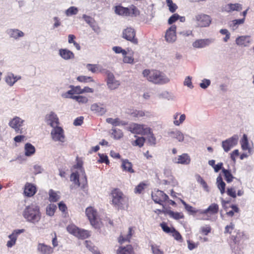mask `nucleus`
<instances>
[{
    "label": "nucleus",
    "instance_id": "7",
    "mask_svg": "<svg viewBox=\"0 0 254 254\" xmlns=\"http://www.w3.org/2000/svg\"><path fill=\"white\" fill-rule=\"evenodd\" d=\"M52 140L55 142L63 143L65 141V136L63 129L60 127H56L51 131Z\"/></svg>",
    "mask_w": 254,
    "mask_h": 254
},
{
    "label": "nucleus",
    "instance_id": "40",
    "mask_svg": "<svg viewBox=\"0 0 254 254\" xmlns=\"http://www.w3.org/2000/svg\"><path fill=\"white\" fill-rule=\"evenodd\" d=\"M242 148L244 150H250V148L249 146V141L246 134H244L243 138L241 141Z\"/></svg>",
    "mask_w": 254,
    "mask_h": 254
},
{
    "label": "nucleus",
    "instance_id": "36",
    "mask_svg": "<svg viewBox=\"0 0 254 254\" xmlns=\"http://www.w3.org/2000/svg\"><path fill=\"white\" fill-rule=\"evenodd\" d=\"M90 236L89 232L87 230L78 228L75 237L81 239H85Z\"/></svg>",
    "mask_w": 254,
    "mask_h": 254
},
{
    "label": "nucleus",
    "instance_id": "14",
    "mask_svg": "<svg viewBox=\"0 0 254 254\" xmlns=\"http://www.w3.org/2000/svg\"><path fill=\"white\" fill-rule=\"evenodd\" d=\"M135 32L131 27H127L123 31V37L131 43L137 44V39L135 38Z\"/></svg>",
    "mask_w": 254,
    "mask_h": 254
},
{
    "label": "nucleus",
    "instance_id": "42",
    "mask_svg": "<svg viewBox=\"0 0 254 254\" xmlns=\"http://www.w3.org/2000/svg\"><path fill=\"white\" fill-rule=\"evenodd\" d=\"M111 131H112L111 132V134L113 136L114 138L115 139H120L123 136V132H122V130L120 129H117L113 128L111 129Z\"/></svg>",
    "mask_w": 254,
    "mask_h": 254
},
{
    "label": "nucleus",
    "instance_id": "54",
    "mask_svg": "<svg viewBox=\"0 0 254 254\" xmlns=\"http://www.w3.org/2000/svg\"><path fill=\"white\" fill-rule=\"evenodd\" d=\"M210 83L211 82L209 79H203L199 85L202 89H206L210 85Z\"/></svg>",
    "mask_w": 254,
    "mask_h": 254
},
{
    "label": "nucleus",
    "instance_id": "28",
    "mask_svg": "<svg viewBox=\"0 0 254 254\" xmlns=\"http://www.w3.org/2000/svg\"><path fill=\"white\" fill-rule=\"evenodd\" d=\"M121 167L124 171L133 173L134 171L132 169V164L127 159L123 160Z\"/></svg>",
    "mask_w": 254,
    "mask_h": 254
},
{
    "label": "nucleus",
    "instance_id": "58",
    "mask_svg": "<svg viewBox=\"0 0 254 254\" xmlns=\"http://www.w3.org/2000/svg\"><path fill=\"white\" fill-rule=\"evenodd\" d=\"M145 138L143 137H138L135 141L134 143L136 146L142 147L144 143Z\"/></svg>",
    "mask_w": 254,
    "mask_h": 254
},
{
    "label": "nucleus",
    "instance_id": "25",
    "mask_svg": "<svg viewBox=\"0 0 254 254\" xmlns=\"http://www.w3.org/2000/svg\"><path fill=\"white\" fill-rule=\"evenodd\" d=\"M36 192V188L34 185L28 183L25 184L24 193L26 196H32L35 194Z\"/></svg>",
    "mask_w": 254,
    "mask_h": 254
},
{
    "label": "nucleus",
    "instance_id": "52",
    "mask_svg": "<svg viewBox=\"0 0 254 254\" xmlns=\"http://www.w3.org/2000/svg\"><path fill=\"white\" fill-rule=\"evenodd\" d=\"M77 79L79 82H93L94 80L91 77L87 76H79L77 77Z\"/></svg>",
    "mask_w": 254,
    "mask_h": 254
},
{
    "label": "nucleus",
    "instance_id": "53",
    "mask_svg": "<svg viewBox=\"0 0 254 254\" xmlns=\"http://www.w3.org/2000/svg\"><path fill=\"white\" fill-rule=\"evenodd\" d=\"M168 214L170 216L177 220L183 218V215L179 212H174L172 211H170Z\"/></svg>",
    "mask_w": 254,
    "mask_h": 254
},
{
    "label": "nucleus",
    "instance_id": "57",
    "mask_svg": "<svg viewBox=\"0 0 254 254\" xmlns=\"http://www.w3.org/2000/svg\"><path fill=\"white\" fill-rule=\"evenodd\" d=\"M112 49H113V51H114L116 53H117V54L122 53L123 54V55H124V56L126 55L127 54V52L125 50H123L120 47H117V46L113 47Z\"/></svg>",
    "mask_w": 254,
    "mask_h": 254
},
{
    "label": "nucleus",
    "instance_id": "2",
    "mask_svg": "<svg viewBox=\"0 0 254 254\" xmlns=\"http://www.w3.org/2000/svg\"><path fill=\"white\" fill-rule=\"evenodd\" d=\"M142 74L149 82L156 84H164L170 81L169 78L159 70L145 69L143 71Z\"/></svg>",
    "mask_w": 254,
    "mask_h": 254
},
{
    "label": "nucleus",
    "instance_id": "16",
    "mask_svg": "<svg viewBox=\"0 0 254 254\" xmlns=\"http://www.w3.org/2000/svg\"><path fill=\"white\" fill-rule=\"evenodd\" d=\"M25 229H16L14 230L13 232L8 236L10 239L7 242L6 246L8 248H11L16 244L18 235L25 232Z\"/></svg>",
    "mask_w": 254,
    "mask_h": 254
},
{
    "label": "nucleus",
    "instance_id": "32",
    "mask_svg": "<svg viewBox=\"0 0 254 254\" xmlns=\"http://www.w3.org/2000/svg\"><path fill=\"white\" fill-rule=\"evenodd\" d=\"M91 110L100 115H104L106 112V108L102 106H100L97 103L93 104L91 106Z\"/></svg>",
    "mask_w": 254,
    "mask_h": 254
},
{
    "label": "nucleus",
    "instance_id": "12",
    "mask_svg": "<svg viewBox=\"0 0 254 254\" xmlns=\"http://www.w3.org/2000/svg\"><path fill=\"white\" fill-rule=\"evenodd\" d=\"M215 41V39L212 38L206 39H199L196 40L192 43V46L196 49H202L208 47Z\"/></svg>",
    "mask_w": 254,
    "mask_h": 254
},
{
    "label": "nucleus",
    "instance_id": "19",
    "mask_svg": "<svg viewBox=\"0 0 254 254\" xmlns=\"http://www.w3.org/2000/svg\"><path fill=\"white\" fill-rule=\"evenodd\" d=\"M37 251L39 254H53L54 248L44 243H39L37 246Z\"/></svg>",
    "mask_w": 254,
    "mask_h": 254
},
{
    "label": "nucleus",
    "instance_id": "10",
    "mask_svg": "<svg viewBox=\"0 0 254 254\" xmlns=\"http://www.w3.org/2000/svg\"><path fill=\"white\" fill-rule=\"evenodd\" d=\"M194 20L197 26L205 27L208 26L211 22L210 16L204 14H200L195 16Z\"/></svg>",
    "mask_w": 254,
    "mask_h": 254
},
{
    "label": "nucleus",
    "instance_id": "18",
    "mask_svg": "<svg viewBox=\"0 0 254 254\" xmlns=\"http://www.w3.org/2000/svg\"><path fill=\"white\" fill-rule=\"evenodd\" d=\"M152 198L156 203L161 204L162 201L167 200L169 197L163 191L157 190L151 194Z\"/></svg>",
    "mask_w": 254,
    "mask_h": 254
},
{
    "label": "nucleus",
    "instance_id": "24",
    "mask_svg": "<svg viewBox=\"0 0 254 254\" xmlns=\"http://www.w3.org/2000/svg\"><path fill=\"white\" fill-rule=\"evenodd\" d=\"M173 161L174 162L178 164L188 165L190 164V159L187 154L184 153L179 156L178 158H175L173 160Z\"/></svg>",
    "mask_w": 254,
    "mask_h": 254
},
{
    "label": "nucleus",
    "instance_id": "22",
    "mask_svg": "<svg viewBox=\"0 0 254 254\" xmlns=\"http://www.w3.org/2000/svg\"><path fill=\"white\" fill-rule=\"evenodd\" d=\"M59 54L62 59L66 61L74 58L73 52L67 49H60L59 51Z\"/></svg>",
    "mask_w": 254,
    "mask_h": 254
},
{
    "label": "nucleus",
    "instance_id": "30",
    "mask_svg": "<svg viewBox=\"0 0 254 254\" xmlns=\"http://www.w3.org/2000/svg\"><path fill=\"white\" fill-rule=\"evenodd\" d=\"M130 115L131 117L136 118H140L143 117H150L151 114L148 111H143L141 110H135L131 113Z\"/></svg>",
    "mask_w": 254,
    "mask_h": 254
},
{
    "label": "nucleus",
    "instance_id": "47",
    "mask_svg": "<svg viewBox=\"0 0 254 254\" xmlns=\"http://www.w3.org/2000/svg\"><path fill=\"white\" fill-rule=\"evenodd\" d=\"M78 228L73 224L69 225L66 227L67 231L70 233L75 236Z\"/></svg>",
    "mask_w": 254,
    "mask_h": 254
},
{
    "label": "nucleus",
    "instance_id": "29",
    "mask_svg": "<svg viewBox=\"0 0 254 254\" xmlns=\"http://www.w3.org/2000/svg\"><path fill=\"white\" fill-rule=\"evenodd\" d=\"M117 254H134L133 248L131 245L126 247H120L117 250Z\"/></svg>",
    "mask_w": 254,
    "mask_h": 254
},
{
    "label": "nucleus",
    "instance_id": "31",
    "mask_svg": "<svg viewBox=\"0 0 254 254\" xmlns=\"http://www.w3.org/2000/svg\"><path fill=\"white\" fill-rule=\"evenodd\" d=\"M132 236V228L129 227L127 235L121 234L119 238V242L122 244L125 242H129Z\"/></svg>",
    "mask_w": 254,
    "mask_h": 254
},
{
    "label": "nucleus",
    "instance_id": "55",
    "mask_svg": "<svg viewBox=\"0 0 254 254\" xmlns=\"http://www.w3.org/2000/svg\"><path fill=\"white\" fill-rule=\"evenodd\" d=\"M160 226H161L162 230H163V231H164L165 232H166L167 233H172L173 228H170L169 227H168L167 226V225L165 223L163 222L162 223H161Z\"/></svg>",
    "mask_w": 254,
    "mask_h": 254
},
{
    "label": "nucleus",
    "instance_id": "61",
    "mask_svg": "<svg viewBox=\"0 0 254 254\" xmlns=\"http://www.w3.org/2000/svg\"><path fill=\"white\" fill-rule=\"evenodd\" d=\"M151 250L153 254H164L163 252L161 251L158 246L156 245L151 246Z\"/></svg>",
    "mask_w": 254,
    "mask_h": 254
},
{
    "label": "nucleus",
    "instance_id": "37",
    "mask_svg": "<svg viewBox=\"0 0 254 254\" xmlns=\"http://www.w3.org/2000/svg\"><path fill=\"white\" fill-rule=\"evenodd\" d=\"M25 154L27 156H30L35 152V148L33 145L29 143H27L25 145Z\"/></svg>",
    "mask_w": 254,
    "mask_h": 254
},
{
    "label": "nucleus",
    "instance_id": "13",
    "mask_svg": "<svg viewBox=\"0 0 254 254\" xmlns=\"http://www.w3.org/2000/svg\"><path fill=\"white\" fill-rule=\"evenodd\" d=\"M239 139L238 135H234L231 137L223 141L222 143V146L225 152H228L231 148L235 146Z\"/></svg>",
    "mask_w": 254,
    "mask_h": 254
},
{
    "label": "nucleus",
    "instance_id": "9",
    "mask_svg": "<svg viewBox=\"0 0 254 254\" xmlns=\"http://www.w3.org/2000/svg\"><path fill=\"white\" fill-rule=\"evenodd\" d=\"M86 214L92 226L95 228L99 227L97 212L92 207H89L86 209Z\"/></svg>",
    "mask_w": 254,
    "mask_h": 254
},
{
    "label": "nucleus",
    "instance_id": "3",
    "mask_svg": "<svg viewBox=\"0 0 254 254\" xmlns=\"http://www.w3.org/2000/svg\"><path fill=\"white\" fill-rule=\"evenodd\" d=\"M111 195L112 203L118 209H124L127 207L128 198L119 189H114Z\"/></svg>",
    "mask_w": 254,
    "mask_h": 254
},
{
    "label": "nucleus",
    "instance_id": "15",
    "mask_svg": "<svg viewBox=\"0 0 254 254\" xmlns=\"http://www.w3.org/2000/svg\"><path fill=\"white\" fill-rule=\"evenodd\" d=\"M165 40L169 43H173L177 39L176 26L175 25H172L168 29L165 34Z\"/></svg>",
    "mask_w": 254,
    "mask_h": 254
},
{
    "label": "nucleus",
    "instance_id": "11",
    "mask_svg": "<svg viewBox=\"0 0 254 254\" xmlns=\"http://www.w3.org/2000/svg\"><path fill=\"white\" fill-rule=\"evenodd\" d=\"M167 133L170 137L181 142L184 141L186 143H188L189 140L187 139H185V137H190L189 135H185L181 131L178 129L169 130Z\"/></svg>",
    "mask_w": 254,
    "mask_h": 254
},
{
    "label": "nucleus",
    "instance_id": "39",
    "mask_svg": "<svg viewBox=\"0 0 254 254\" xmlns=\"http://www.w3.org/2000/svg\"><path fill=\"white\" fill-rule=\"evenodd\" d=\"M222 173L224 175L225 179L227 183H231L233 181L234 177L233 176L229 170L225 169H222Z\"/></svg>",
    "mask_w": 254,
    "mask_h": 254
},
{
    "label": "nucleus",
    "instance_id": "4",
    "mask_svg": "<svg viewBox=\"0 0 254 254\" xmlns=\"http://www.w3.org/2000/svg\"><path fill=\"white\" fill-rule=\"evenodd\" d=\"M115 12L119 15L129 16H136L139 14L138 9L133 5H131L129 7L117 6L116 7Z\"/></svg>",
    "mask_w": 254,
    "mask_h": 254
},
{
    "label": "nucleus",
    "instance_id": "59",
    "mask_svg": "<svg viewBox=\"0 0 254 254\" xmlns=\"http://www.w3.org/2000/svg\"><path fill=\"white\" fill-rule=\"evenodd\" d=\"M86 68L89 71L93 73H95L98 70V66L96 64H87Z\"/></svg>",
    "mask_w": 254,
    "mask_h": 254
},
{
    "label": "nucleus",
    "instance_id": "20",
    "mask_svg": "<svg viewBox=\"0 0 254 254\" xmlns=\"http://www.w3.org/2000/svg\"><path fill=\"white\" fill-rule=\"evenodd\" d=\"M242 9V5L236 3H227L222 6V10L228 13H231L234 11H240Z\"/></svg>",
    "mask_w": 254,
    "mask_h": 254
},
{
    "label": "nucleus",
    "instance_id": "50",
    "mask_svg": "<svg viewBox=\"0 0 254 254\" xmlns=\"http://www.w3.org/2000/svg\"><path fill=\"white\" fill-rule=\"evenodd\" d=\"M167 6L169 7V9L171 12H174L177 8V5L173 2L172 0H166Z\"/></svg>",
    "mask_w": 254,
    "mask_h": 254
},
{
    "label": "nucleus",
    "instance_id": "64",
    "mask_svg": "<svg viewBox=\"0 0 254 254\" xmlns=\"http://www.w3.org/2000/svg\"><path fill=\"white\" fill-rule=\"evenodd\" d=\"M180 17V16L178 14H174L173 15H172L168 19V23L169 24H172L174 22H175L176 21H177L179 18Z\"/></svg>",
    "mask_w": 254,
    "mask_h": 254
},
{
    "label": "nucleus",
    "instance_id": "33",
    "mask_svg": "<svg viewBox=\"0 0 254 254\" xmlns=\"http://www.w3.org/2000/svg\"><path fill=\"white\" fill-rule=\"evenodd\" d=\"M107 123L111 124L114 126H125L127 124L125 121L120 120L119 118L113 119V118H107L106 119Z\"/></svg>",
    "mask_w": 254,
    "mask_h": 254
},
{
    "label": "nucleus",
    "instance_id": "5",
    "mask_svg": "<svg viewBox=\"0 0 254 254\" xmlns=\"http://www.w3.org/2000/svg\"><path fill=\"white\" fill-rule=\"evenodd\" d=\"M24 123V120L19 117L15 116L9 120L8 124L15 131L16 133L22 134L23 133L22 127Z\"/></svg>",
    "mask_w": 254,
    "mask_h": 254
},
{
    "label": "nucleus",
    "instance_id": "45",
    "mask_svg": "<svg viewBox=\"0 0 254 254\" xmlns=\"http://www.w3.org/2000/svg\"><path fill=\"white\" fill-rule=\"evenodd\" d=\"M71 98L75 100L79 103L81 104L86 103L88 101V99L86 97L80 95L74 96L73 97H71Z\"/></svg>",
    "mask_w": 254,
    "mask_h": 254
},
{
    "label": "nucleus",
    "instance_id": "44",
    "mask_svg": "<svg viewBox=\"0 0 254 254\" xmlns=\"http://www.w3.org/2000/svg\"><path fill=\"white\" fill-rule=\"evenodd\" d=\"M81 176L80 177V185L82 188H84L85 186L87 185V177L85 175V171L83 169H81Z\"/></svg>",
    "mask_w": 254,
    "mask_h": 254
},
{
    "label": "nucleus",
    "instance_id": "46",
    "mask_svg": "<svg viewBox=\"0 0 254 254\" xmlns=\"http://www.w3.org/2000/svg\"><path fill=\"white\" fill-rule=\"evenodd\" d=\"M78 173H72L70 175V181L73 182L75 184L78 186H80V183L79 180Z\"/></svg>",
    "mask_w": 254,
    "mask_h": 254
},
{
    "label": "nucleus",
    "instance_id": "41",
    "mask_svg": "<svg viewBox=\"0 0 254 254\" xmlns=\"http://www.w3.org/2000/svg\"><path fill=\"white\" fill-rule=\"evenodd\" d=\"M56 209L57 206L55 204H49L46 207V214L50 216H53Z\"/></svg>",
    "mask_w": 254,
    "mask_h": 254
},
{
    "label": "nucleus",
    "instance_id": "8",
    "mask_svg": "<svg viewBox=\"0 0 254 254\" xmlns=\"http://www.w3.org/2000/svg\"><path fill=\"white\" fill-rule=\"evenodd\" d=\"M128 130L133 133L147 135L150 132V128L145 125L134 123L129 126Z\"/></svg>",
    "mask_w": 254,
    "mask_h": 254
},
{
    "label": "nucleus",
    "instance_id": "60",
    "mask_svg": "<svg viewBox=\"0 0 254 254\" xmlns=\"http://www.w3.org/2000/svg\"><path fill=\"white\" fill-rule=\"evenodd\" d=\"M197 182L200 184L202 187L206 190L208 191V186L205 181L200 176H198Z\"/></svg>",
    "mask_w": 254,
    "mask_h": 254
},
{
    "label": "nucleus",
    "instance_id": "51",
    "mask_svg": "<svg viewBox=\"0 0 254 254\" xmlns=\"http://www.w3.org/2000/svg\"><path fill=\"white\" fill-rule=\"evenodd\" d=\"M147 140L149 144L151 145L156 144V138L154 136L153 132L150 130V132L148 133Z\"/></svg>",
    "mask_w": 254,
    "mask_h": 254
},
{
    "label": "nucleus",
    "instance_id": "48",
    "mask_svg": "<svg viewBox=\"0 0 254 254\" xmlns=\"http://www.w3.org/2000/svg\"><path fill=\"white\" fill-rule=\"evenodd\" d=\"M180 118L179 120L173 121V124L176 126H180L182 125L186 119V116L185 114H181L180 113Z\"/></svg>",
    "mask_w": 254,
    "mask_h": 254
},
{
    "label": "nucleus",
    "instance_id": "43",
    "mask_svg": "<svg viewBox=\"0 0 254 254\" xmlns=\"http://www.w3.org/2000/svg\"><path fill=\"white\" fill-rule=\"evenodd\" d=\"M49 200L52 202H56L59 200L60 196L52 190L49 191Z\"/></svg>",
    "mask_w": 254,
    "mask_h": 254
},
{
    "label": "nucleus",
    "instance_id": "23",
    "mask_svg": "<svg viewBox=\"0 0 254 254\" xmlns=\"http://www.w3.org/2000/svg\"><path fill=\"white\" fill-rule=\"evenodd\" d=\"M6 33L10 38H12L15 40L24 36V33L18 29H8L6 31Z\"/></svg>",
    "mask_w": 254,
    "mask_h": 254
},
{
    "label": "nucleus",
    "instance_id": "27",
    "mask_svg": "<svg viewBox=\"0 0 254 254\" xmlns=\"http://www.w3.org/2000/svg\"><path fill=\"white\" fill-rule=\"evenodd\" d=\"M219 206L216 203L211 204L207 209L200 210V214H206L209 213L211 214H216L218 212Z\"/></svg>",
    "mask_w": 254,
    "mask_h": 254
},
{
    "label": "nucleus",
    "instance_id": "35",
    "mask_svg": "<svg viewBox=\"0 0 254 254\" xmlns=\"http://www.w3.org/2000/svg\"><path fill=\"white\" fill-rule=\"evenodd\" d=\"M160 98H163L167 99L168 100H175L176 97L175 95L167 91H164L158 95Z\"/></svg>",
    "mask_w": 254,
    "mask_h": 254
},
{
    "label": "nucleus",
    "instance_id": "34",
    "mask_svg": "<svg viewBox=\"0 0 254 254\" xmlns=\"http://www.w3.org/2000/svg\"><path fill=\"white\" fill-rule=\"evenodd\" d=\"M216 184L218 189L222 194L225 192V182L223 181L221 175H219L216 179Z\"/></svg>",
    "mask_w": 254,
    "mask_h": 254
},
{
    "label": "nucleus",
    "instance_id": "6",
    "mask_svg": "<svg viewBox=\"0 0 254 254\" xmlns=\"http://www.w3.org/2000/svg\"><path fill=\"white\" fill-rule=\"evenodd\" d=\"M105 73L107 77L106 83L108 88L110 90L118 89L121 85L120 81L117 80L114 74L109 70H106Z\"/></svg>",
    "mask_w": 254,
    "mask_h": 254
},
{
    "label": "nucleus",
    "instance_id": "62",
    "mask_svg": "<svg viewBox=\"0 0 254 254\" xmlns=\"http://www.w3.org/2000/svg\"><path fill=\"white\" fill-rule=\"evenodd\" d=\"M184 84L190 88H192L193 87L191 82V78L189 76L185 78Z\"/></svg>",
    "mask_w": 254,
    "mask_h": 254
},
{
    "label": "nucleus",
    "instance_id": "26",
    "mask_svg": "<svg viewBox=\"0 0 254 254\" xmlns=\"http://www.w3.org/2000/svg\"><path fill=\"white\" fill-rule=\"evenodd\" d=\"M21 78L20 76H14L12 73H8L5 77V82L10 86H12L19 79Z\"/></svg>",
    "mask_w": 254,
    "mask_h": 254
},
{
    "label": "nucleus",
    "instance_id": "38",
    "mask_svg": "<svg viewBox=\"0 0 254 254\" xmlns=\"http://www.w3.org/2000/svg\"><path fill=\"white\" fill-rule=\"evenodd\" d=\"M245 22V18L235 19L231 21L230 23V26L233 29V30L236 29L239 25L242 24Z\"/></svg>",
    "mask_w": 254,
    "mask_h": 254
},
{
    "label": "nucleus",
    "instance_id": "63",
    "mask_svg": "<svg viewBox=\"0 0 254 254\" xmlns=\"http://www.w3.org/2000/svg\"><path fill=\"white\" fill-rule=\"evenodd\" d=\"M227 194L233 198L236 197V191L234 188H228L227 190Z\"/></svg>",
    "mask_w": 254,
    "mask_h": 254
},
{
    "label": "nucleus",
    "instance_id": "56",
    "mask_svg": "<svg viewBox=\"0 0 254 254\" xmlns=\"http://www.w3.org/2000/svg\"><path fill=\"white\" fill-rule=\"evenodd\" d=\"M172 234V236L176 240L180 241L182 240V237L180 233L178 231H176L174 228H173Z\"/></svg>",
    "mask_w": 254,
    "mask_h": 254
},
{
    "label": "nucleus",
    "instance_id": "17",
    "mask_svg": "<svg viewBox=\"0 0 254 254\" xmlns=\"http://www.w3.org/2000/svg\"><path fill=\"white\" fill-rule=\"evenodd\" d=\"M252 39L249 35H243L236 39V44L240 47H248L252 43Z\"/></svg>",
    "mask_w": 254,
    "mask_h": 254
},
{
    "label": "nucleus",
    "instance_id": "1",
    "mask_svg": "<svg viewBox=\"0 0 254 254\" xmlns=\"http://www.w3.org/2000/svg\"><path fill=\"white\" fill-rule=\"evenodd\" d=\"M22 215L27 222L34 225L40 221L42 217L39 206L35 204L26 206L23 211Z\"/></svg>",
    "mask_w": 254,
    "mask_h": 254
},
{
    "label": "nucleus",
    "instance_id": "49",
    "mask_svg": "<svg viewBox=\"0 0 254 254\" xmlns=\"http://www.w3.org/2000/svg\"><path fill=\"white\" fill-rule=\"evenodd\" d=\"M78 12V9L74 6H71L65 11V14L67 16H71L76 14Z\"/></svg>",
    "mask_w": 254,
    "mask_h": 254
},
{
    "label": "nucleus",
    "instance_id": "21",
    "mask_svg": "<svg viewBox=\"0 0 254 254\" xmlns=\"http://www.w3.org/2000/svg\"><path fill=\"white\" fill-rule=\"evenodd\" d=\"M47 123L53 128L58 127L59 124V119L57 116L54 112H51L50 114L46 116Z\"/></svg>",
    "mask_w": 254,
    "mask_h": 254
}]
</instances>
